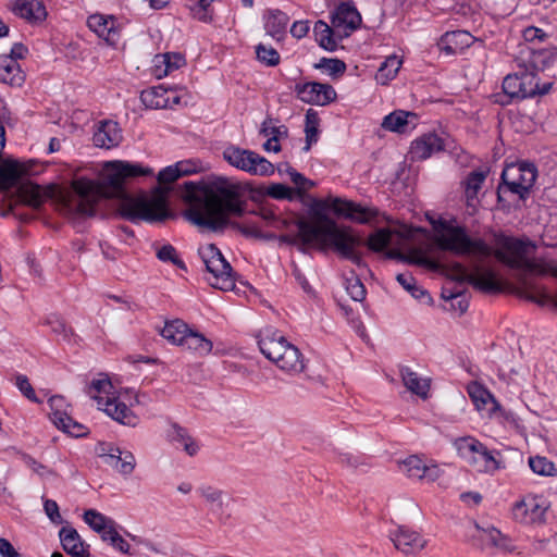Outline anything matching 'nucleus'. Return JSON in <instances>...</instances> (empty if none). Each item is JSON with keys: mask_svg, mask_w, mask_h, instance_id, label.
Instances as JSON below:
<instances>
[{"mask_svg": "<svg viewBox=\"0 0 557 557\" xmlns=\"http://www.w3.org/2000/svg\"><path fill=\"white\" fill-rule=\"evenodd\" d=\"M257 59L267 66H275L280 63V54L271 46L259 44L256 47Z\"/></svg>", "mask_w": 557, "mask_h": 557, "instance_id": "nucleus-50", "label": "nucleus"}, {"mask_svg": "<svg viewBox=\"0 0 557 557\" xmlns=\"http://www.w3.org/2000/svg\"><path fill=\"white\" fill-rule=\"evenodd\" d=\"M181 347L202 357L211 352L213 344L203 334L189 329Z\"/></svg>", "mask_w": 557, "mask_h": 557, "instance_id": "nucleus-32", "label": "nucleus"}, {"mask_svg": "<svg viewBox=\"0 0 557 557\" xmlns=\"http://www.w3.org/2000/svg\"><path fill=\"white\" fill-rule=\"evenodd\" d=\"M403 468L410 478L422 480L425 473V463L417 456H410L404 460Z\"/></svg>", "mask_w": 557, "mask_h": 557, "instance_id": "nucleus-52", "label": "nucleus"}, {"mask_svg": "<svg viewBox=\"0 0 557 557\" xmlns=\"http://www.w3.org/2000/svg\"><path fill=\"white\" fill-rule=\"evenodd\" d=\"M288 22L289 17L284 12L280 10L270 11L264 23V29L272 38L281 40L286 33Z\"/></svg>", "mask_w": 557, "mask_h": 557, "instance_id": "nucleus-37", "label": "nucleus"}, {"mask_svg": "<svg viewBox=\"0 0 557 557\" xmlns=\"http://www.w3.org/2000/svg\"><path fill=\"white\" fill-rule=\"evenodd\" d=\"M261 352L281 370L299 373L304 370V359L299 349L280 332L268 331L258 342Z\"/></svg>", "mask_w": 557, "mask_h": 557, "instance_id": "nucleus-5", "label": "nucleus"}, {"mask_svg": "<svg viewBox=\"0 0 557 557\" xmlns=\"http://www.w3.org/2000/svg\"><path fill=\"white\" fill-rule=\"evenodd\" d=\"M49 406L51 408L50 419L55 426L64 421H70V416L65 410L67 405L62 396H52L49 399Z\"/></svg>", "mask_w": 557, "mask_h": 557, "instance_id": "nucleus-46", "label": "nucleus"}, {"mask_svg": "<svg viewBox=\"0 0 557 557\" xmlns=\"http://www.w3.org/2000/svg\"><path fill=\"white\" fill-rule=\"evenodd\" d=\"M295 92L302 102L315 106H326L336 99L333 86L317 82L296 84Z\"/></svg>", "mask_w": 557, "mask_h": 557, "instance_id": "nucleus-16", "label": "nucleus"}, {"mask_svg": "<svg viewBox=\"0 0 557 557\" xmlns=\"http://www.w3.org/2000/svg\"><path fill=\"white\" fill-rule=\"evenodd\" d=\"M403 61L397 55H391L381 64L375 75L377 83L386 85L389 81L395 78L399 69L401 67Z\"/></svg>", "mask_w": 557, "mask_h": 557, "instance_id": "nucleus-42", "label": "nucleus"}, {"mask_svg": "<svg viewBox=\"0 0 557 557\" xmlns=\"http://www.w3.org/2000/svg\"><path fill=\"white\" fill-rule=\"evenodd\" d=\"M215 0H197V7L193 8L194 17L201 22H209L212 20L210 12L211 3Z\"/></svg>", "mask_w": 557, "mask_h": 557, "instance_id": "nucleus-58", "label": "nucleus"}, {"mask_svg": "<svg viewBox=\"0 0 557 557\" xmlns=\"http://www.w3.org/2000/svg\"><path fill=\"white\" fill-rule=\"evenodd\" d=\"M296 234H284L281 242L294 245L301 252L314 244L321 249L333 248L343 259L350 260L358 267L363 265L362 252L359 248L363 245L360 236L350 227H341L326 214L315 211L311 221L300 219L296 222Z\"/></svg>", "mask_w": 557, "mask_h": 557, "instance_id": "nucleus-3", "label": "nucleus"}, {"mask_svg": "<svg viewBox=\"0 0 557 557\" xmlns=\"http://www.w3.org/2000/svg\"><path fill=\"white\" fill-rule=\"evenodd\" d=\"M84 520L97 533L103 531L106 527L112 521L95 509L86 510L84 513Z\"/></svg>", "mask_w": 557, "mask_h": 557, "instance_id": "nucleus-51", "label": "nucleus"}, {"mask_svg": "<svg viewBox=\"0 0 557 557\" xmlns=\"http://www.w3.org/2000/svg\"><path fill=\"white\" fill-rule=\"evenodd\" d=\"M549 509L547 500L536 494H527L511 507L512 519L524 525L544 524Z\"/></svg>", "mask_w": 557, "mask_h": 557, "instance_id": "nucleus-13", "label": "nucleus"}, {"mask_svg": "<svg viewBox=\"0 0 557 557\" xmlns=\"http://www.w3.org/2000/svg\"><path fill=\"white\" fill-rule=\"evenodd\" d=\"M168 440L176 448H182L188 456H195L199 450V445L189 432L178 425L172 423L171 429L168 431Z\"/></svg>", "mask_w": 557, "mask_h": 557, "instance_id": "nucleus-27", "label": "nucleus"}, {"mask_svg": "<svg viewBox=\"0 0 557 557\" xmlns=\"http://www.w3.org/2000/svg\"><path fill=\"white\" fill-rule=\"evenodd\" d=\"M28 169L17 161H5L0 165V188L9 189L15 186Z\"/></svg>", "mask_w": 557, "mask_h": 557, "instance_id": "nucleus-31", "label": "nucleus"}, {"mask_svg": "<svg viewBox=\"0 0 557 557\" xmlns=\"http://www.w3.org/2000/svg\"><path fill=\"white\" fill-rule=\"evenodd\" d=\"M97 455L104 463L122 475H129L136 467L135 456L128 450H122L112 443L99 442L96 446Z\"/></svg>", "mask_w": 557, "mask_h": 557, "instance_id": "nucleus-14", "label": "nucleus"}, {"mask_svg": "<svg viewBox=\"0 0 557 557\" xmlns=\"http://www.w3.org/2000/svg\"><path fill=\"white\" fill-rule=\"evenodd\" d=\"M318 67L324 69L330 75L338 76L346 71V64L338 59L323 58Z\"/></svg>", "mask_w": 557, "mask_h": 557, "instance_id": "nucleus-57", "label": "nucleus"}, {"mask_svg": "<svg viewBox=\"0 0 557 557\" xmlns=\"http://www.w3.org/2000/svg\"><path fill=\"white\" fill-rule=\"evenodd\" d=\"M112 384L108 379L94 380L87 389V394L97 401V405L108 416L124 425H136L137 417L122 401L110 397Z\"/></svg>", "mask_w": 557, "mask_h": 557, "instance_id": "nucleus-7", "label": "nucleus"}, {"mask_svg": "<svg viewBox=\"0 0 557 557\" xmlns=\"http://www.w3.org/2000/svg\"><path fill=\"white\" fill-rule=\"evenodd\" d=\"M346 290L355 301H362L366 298L367 290L358 277L346 280Z\"/></svg>", "mask_w": 557, "mask_h": 557, "instance_id": "nucleus-55", "label": "nucleus"}, {"mask_svg": "<svg viewBox=\"0 0 557 557\" xmlns=\"http://www.w3.org/2000/svg\"><path fill=\"white\" fill-rule=\"evenodd\" d=\"M336 214L343 215L360 224H367L377 216L379 210L372 207H363L354 201L343 200L341 198H330L324 203Z\"/></svg>", "mask_w": 557, "mask_h": 557, "instance_id": "nucleus-15", "label": "nucleus"}, {"mask_svg": "<svg viewBox=\"0 0 557 557\" xmlns=\"http://www.w3.org/2000/svg\"><path fill=\"white\" fill-rule=\"evenodd\" d=\"M445 144L442 137L434 133H428L417 138L410 148L412 160H425L432 154L443 151Z\"/></svg>", "mask_w": 557, "mask_h": 557, "instance_id": "nucleus-23", "label": "nucleus"}, {"mask_svg": "<svg viewBox=\"0 0 557 557\" xmlns=\"http://www.w3.org/2000/svg\"><path fill=\"white\" fill-rule=\"evenodd\" d=\"M434 230V242L442 250L455 255L473 253L482 257L491 255V247L483 239H471L461 226H454L446 221H440Z\"/></svg>", "mask_w": 557, "mask_h": 557, "instance_id": "nucleus-6", "label": "nucleus"}, {"mask_svg": "<svg viewBox=\"0 0 557 557\" xmlns=\"http://www.w3.org/2000/svg\"><path fill=\"white\" fill-rule=\"evenodd\" d=\"M361 23V15L352 3L342 2L332 15V25L339 39L349 36Z\"/></svg>", "mask_w": 557, "mask_h": 557, "instance_id": "nucleus-18", "label": "nucleus"}, {"mask_svg": "<svg viewBox=\"0 0 557 557\" xmlns=\"http://www.w3.org/2000/svg\"><path fill=\"white\" fill-rule=\"evenodd\" d=\"M529 466L531 470L540 475H555L556 468L555 465L548 460L546 457L535 456L530 457Z\"/></svg>", "mask_w": 557, "mask_h": 557, "instance_id": "nucleus-48", "label": "nucleus"}, {"mask_svg": "<svg viewBox=\"0 0 557 557\" xmlns=\"http://www.w3.org/2000/svg\"><path fill=\"white\" fill-rule=\"evenodd\" d=\"M15 15L30 24L42 23L47 18V10L39 0H15L13 4Z\"/></svg>", "mask_w": 557, "mask_h": 557, "instance_id": "nucleus-24", "label": "nucleus"}, {"mask_svg": "<svg viewBox=\"0 0 557 557\" xmlns=\"http://www.w3.org/2000/svg\"><path fill=\"white\" fill-rule=\"evenodd\" d=\"M188 331V325L184 321L176 319L165 322L160 334L168 342L181 346Z\"/></svg>", "mask_w": 557, "mask_h": 557, "instance_id": "nucleus-40", "label": "nucleus"}, {"mask_svg": "<svg viewBox=\"0 0 557 557\" xmlns=\"http://www.w3.org/2000/svg\"><path fill=\"white\" fill-rule=\"evenodd\" d=\"M90 30L104 39L108 45L115 46L120 39L121 29L112 15L94 14L87 20Z\"/></svg>", "mask_w": 557, "mask_h": 557, "instance_id": "nucleus-20", "label": "nucleus"}, {"mask_svg": "<svg viewBox=\"0 0 557 557\" xmlns=\"http://www.w3.org/2000/svg\"><path fill=\"white\" fill-rule=\"evenodd\" d=\"M385 257L387 259H396L408 263L424 265L432 270H437L440 268V263L437 261L423 256L418 250H412L409 255H405L399 249H389L385 252Z\"/></svg>", "mask_w": 557, "mask_h": 557, "instance_id": "nucleus-38", "label": "nucleus"}, {"mask_svg": "<svg viewBox=\"0 0 557 557\" xmlns=\"http://www.w3.org/2000/svg\"><path fill=\"white\" fill-rule=\"evenodd\" d=\"M181 196L190 203L187 219L211 231L224 228L228 216H240L246 202L240 198L239 186L225 177H215L208 184L186 181L182 185Z\"/></svg>", "mask_w": 557, "mask_h": 557, "instance_id": "nucleus-2", "label": "nucleus"}, {"mask_svg": "<svg viewBox=\"0 0 557 557\" xmlns=\"http://www.w3.org/2000/svg\"><path fill=\"white\" fill-rule=\"evenodd\" d=\"M140 100L148 109H172L175 104L180 103V97L172 90H168L162 86L152 87L143 90Z\"/></svg>", "mask_w": 557, "mask_h": 557, "instance_id": "nucleus-21", "label": "nucleus"}, {"mask_svg": "<svg viewBox=\"0 0 557 557\" xmlns=\"http://www.w3.org/2000/svg\"><path fill=\"white\" fill-rule=\"evenodd\" d=\"M97 147L110 149L116 147L122 140L121 129L114 121L100 122L92 137Z\"/></svg>", "mask_w": 557, "mask_h": 557, "instance_id": "nucleus-25", "label": "nucleus"}, {"mask_svg": "<svg viewBox=\"0 0 557 557\" xmlns=\"http://www.w3.org/2000/svg\"><path fill=\"white\" fill-rule=\"evenodd\" d=\"M57 428L62 430L65 433H69L71 435L75 436V437L83 436L87 432L86 426L74 421L71 416H70V421H64L63 423H60Z\"/></svg>", "mask_w": 557, "mask_h": 557, "instance_id": "nucleus-59", "label": "nucleus"}, {"mask_svg": "<svg viewBox=\"0 0 557 557\" xmlns=\"http://www.w3.org/2000/svg\"><path fill=\"white\" fill-rule=\"evenodd\" d=\"M45 511L47 513V516L49 517V519L54 522V523H61L62 522V517L59 512V506L57 504V502L52 500V499H47L45 502Z\"/></svg>", "mask_w": 557, "mask_h": 557, "instance_id": "nucleus-64", "label": "nucleus"}, {"mask_svg": "<svg viewBox=\"0 0 557 557\" xmlns=\"http://www.w3.org/2000/svg\"><path fill=\"white\" fill-rule=\"evenodd\" d=\"M199 255L207 271L212 275L209 278L211 286L221 290H231L235 287L232 267L214 244L201 246Z\"/></svg>", "mask_w": 557, "mask_h": 557, "instance_id": "nucleus-9", "label": "nucleus"}, {"mask_svg": "<svg viewBox=\"0 0 557 557\" xmlns=\"http://www.w3.org/2000/svg\"><path fill=\"white\" fill-rule=\"evenodd\" d=\"M519 295L540 306L552 304L557 308V297L549 295L544 286L534 283L527 274L519 277Z\"/></svg>", "mask_w": 557, "mask_h": 557, "instance_id": "nucleus-22", "label": "nucleus"}, {"mask_svg": "<svg viewBox=\"0 0 557 557\" xmlns=\"http://www.w3.org/2000/svg\"><path fill=\"white\" fill-rule=\"evenodd\" d=\"M404 385L413 394L421 398H426L430 389V381L421 377L417 372L408 367L400 370Z\"/></svg>", "mask_w": 557, "mask_h": 557, "instance_id": "nucleus-35", "label": "nucleus"}, {"mask_svg": "<svg viewBox=\"0 0 557 557\" xmlns=\"http://www.w3.org/2000/svg\"><path fill=\"white\" fill-rule=\"evenodd\" d=\"M153 63L154 74L157 77L161 78L185 65L186 61L184 55L178 52H168L163 54H157L154 57Z\"/></svg>", "mask_w": 557, "mask_h": 557, "instance_id": "nucleus-30", "label": "nucleus"}, {"mask_svg": "<svg viewBox=\"0 0 557 557\" xmlns=\"http://www.w3.org/2000/svg\"><path fill=\"white\" fill-rule=\"evenodd\" d=\"M318 113L314 112L312 109H309L306 113V146L304 147L305 151H309L312 144L318 140Z\"/></svg>", "mask_w": 557, "mask_h": 557, "instance_id": "nucleus-47", "label": "nucleus"}, {"mask_svg": "<svg viewBox=\"0 0 557 557\" xmlns=\"http://www.w3.org/2000/svg\"><path fill=\"white\" fill-rule=\"evenodd\" d=\"M199 495L205 500L209 510L213 513H223L225 509L226 493L212 485H205L198 490Z\"/></svg>", "mask_w": 557, "mask_h": 557, "instance_id": "nucleus-36", "label": "nucleus"}, {"mask_svg": "<svg viewBox=\"0 0 557 557\" xmlns=\"http://www.w3.org/2000/svg\"><path fill=\"white\" fill-rule=\"evenodd\" d=\"M16 386L21 391V393L29 400L37 401L36 393L29 383L27 376L20 374L16 376Z\"/></svg>", "mask_w": 557, "mask_h": 557, "instance_id": "nucleus-61", "label": "nucleus"}, {"mask_svg": "<svg viewBox=\"0 0 557 557\" xmlns=\"http://www.w3.org/2000/svg\"><path fill=\"white\" fill-rule=\"evenodd\" d=\"M456 449L468 465L481 473L494 472L498 462L487 447L474 437L467 436L456 440Z\"/></svg>", "mask_w": 557, "mask_h": 557, "instance_id": "nucleus-12", "label": "nucleus"}, {"mask_svg": "<svg viewBox=\"0 0 557 557\" xmlns=\"http://www.w3.org/2000/svg\"><path fill=\"white\" fill-rule=\"evenodd\" d=\"M313 34L320 47L329 51L336 50L341 39L333 26L331 27L324 21L319 20L313 26Z\"/></svg>", "mask_w": 557, "mask_h": 557, "instance_id": "nucleus-34", "label": "nucleus"}, {"mask_svg": "<svg viewBox=\"0 0 557 557\" xmlns=\"http://www.w3.org/2000/svg\"><path fill=\"white\" fill-rule=\"evenodd\" d=\"M180 177H182L180 169H176V165H171L159 172L158 182L160 185H165L175 182Z\"/></svg>", "mask_w": 557, "mask_h": 557, "instance_id": "nucleus-62", "label": "nucleus"}, {"mask_svg": "<svg viewBox=\"0 0 557 557\" xmlns=\"http://www.w3.org/2000/svg\"><path fill=\"white\" fill-rule=\"evenodd\" d=\"M267 194L273 199L292 200L295 198L296 191L284 184L276 183L268 187Z\"/></svg>", "mask_w": 557, "mask_h": 557, "instance_id": "nucleus-56", "label": "nucleus"}, {"mask_svg": "<svg viewBox=\"0 0 557 557\" xmlns=\"http://www.w3.org/2000/svg\"><path fill=\"white\" fill-rule=\"evenodd\" d=\"M553 83L541 84L534 72L508 74L503 81V90L510 98L527 99L544 96L552 89Z\"/></svg>", "mask_w": 557, "mask_h": 557, "instance_id": "nucleus-11", "label": "nucleus"}, {"mask_svg": "<svg viewBox=\"0 0 557 557\" xmlns=\"http://www.w3.org/2000/svg\"><path fill=\"white\" fill-rule=\"evenodd\" d=\"M394 547L406 556H416L422 552L428 541L417 531L407 527H398L389 533Z\"/></svg>", "mask_w": 557, "mask_h": 557, "instance_id": "nucleus-17", "label": "nucleus"}, {"mask_svg": "<svg viewBox=\"0 0 557 557\" xmlns=\"http://www.w3.org/2000/svg\"><path fill=\"white\" fill-rule=\"evenodd\" d=\"M522 36L525 41L533 42L535 40H544L546 38V33L537 27L529 26L523 29Z\"/></svg>", "mask_w": 557, "mask_h": 557, "instance_id": "nucleus-63", "label": "nucleus"}, {"mask_svg": "<svg viewBox=\"0 0 557 557\" xmlns=\"http://www.w3.org/2000/svg\"><path fill=\"white\" fill-rule=\"evenodd\" d=\"M485 178H486V173L483 171H473L468 175V177L466 180L467 198L472 199V198L476 197Z\"/></svg>", "mask_w": 557, "mask_h": 557, "instance_id": "nucleus-49", "label": "nucleus"}, {"mask_svg": "<svg viewBox=\"0 0 557 557\" xmlns=\"http://www.w3.org/2000/svg\"><path fill=\"white\" fill-rule=\"evenodd\" d=\"M443 297L450 302V309L457 311L458 314H463L469 307L468 296L465 292L459 290L449 295L443 293Z\"/></svg>", "mask_w": 557, "mask_h": 557, "instance_id": "nucleus-53", "label": "nucleus"}, {"mask_svg": "<svg viewBox=\"0 0 557 557\" xmlns=\"http://www.w3.org/2000/svg\"><path fill=\"white\" fill-rule=\"evenodd\" d=\"M16 198L17 201L38 209L45 200V194L39 185L25 182L17 187Z\"/></svg>", "mask_w": 557, "mask_h": 557, "instance_id": "nucleus-33", "label": "nucleus"}, {"mask_svg": "<svg viewBox=\"0 0 557 557\" xmlns=\"http://www.w3.org/2000/svg\"><path fill=\"white\" fill-rule=\"evenodd\" d=\"M397 282L408 290L411 296L423 304H431L432 297L429 292L417 285L414 277L409 273H400L396 276Z\"/></svg>", "mask_w": 557, "mask_h": 557, "instance_id": "nucleus-41", "label": "nucleus"}, {"mask_svg": "<svg viewBox=\"0 0 557 557\" xmlns=\"http://www.w3.org/2000/svg\"><path fill=\"white\" fill-rule=\"evenodd\" d=\"M476 529L481 532V539L486 541L493 547H496L505 552H512L515 549V545L511 539L503 534L498 529L494 527L483 529L480 528L478 524Z\"/></svg>", "mask_w": 557, "mask_h": 557, "instance_id": "nucleus-39", "label": "nucleus"}, {"mask_svg": "<svg viewBox=\"0 0 557 557\" xmlns=\"http://www.w3.org/2000/svg\"><path fill=\"white\" fill-rule=\"evenodd\" d=\"M409 116H414V114L405 111H395L384 117L382 126L392 132L403 133L405 126L408 124Z\"/></svg>", "mask_w": 557, "mask_h": 557, "instance_id": "nucleus-45", "label": "nucleus"}, {"mask_svg": "<svg viewBox=\"0 0 557 557\" xmlns=\"http://www.w3.org/2000/svg\"><path fill=\"white\" fill-rule=\"evenodd\" d=\"M157 257L163 262H171L180 269H185V263L177 256L176 249L172 245H164L157 251Z\"/></svg>", "mask_w": 557, "mask_h": 557, "instance_id": "nucleus-54", "label": "nucleus"}, {"mask_svg": "<svg viewBox=\"0 0 557 557\" xmlns=\"http://www.w3.org/2000/svg\"><path fill=\"white\" fill-rule=\"evenodd\" d=\"M446 274L458 283H469L475 289L483 293H497L503 289L502 283L491 269L474 265L470 272L461 263L455 262L445 267Z\"/></svg>", "mask_w": 557, "mask_h": 557, "instance_id": "nucleus-10", "label": "nucleus"}, {"mask_svg": "<svg viewBox=\"0 0 557 557\" xmlns=\"http://www.w3.org/2000/svg\"><path fill=\"white\" fill-rule=\"evenodd\" d=\"M246 172L250 175L269 176L274 173L273 164L264 157L252 151V156L247 160Z\"/></svg>", "mask_w": 557, "mask_h": 557, "instance_id": "nucleus-43", "label": "nucleus"}, {"mask_svg": "<svg viewBox=\"0 0 557 557\" xmlns=\"http://www.w3.org/2000/svg\"><path fill=\"white\" fill-rule=\"evenodd\" d=\"M152 174V169L139 163L109 161L103 165L101 181L79 177L72 182V189L77 199L70 207L81 214L94 215L99 200L116 197L121 199L117 211L123 219L133 223L163 221L169 216L168 187H157L150 198L129 196L124 188L128 180Z\"/></svg>", "mask_w": 557, "mask_h": 557, "instance_id": "nucleus-1", "label": "nucleus"}, {"mask_svg": "<svg viewBox=\"0 0 557 557\" xmlns=\"http://www.w3.org/2000/svg\"><path fill=\"white\" fill-rule=\"evenodd\" d=\"M536 176L537 172L533 164L516 163L506 166L502 173V183L497 188L498 201L503 200L506 193L517 195L519 199H525Z\"/></svg>", "mask_w": 557, "mask_h": 557, "instance_id": "nucleus-8", "label": "nucleus"}, {"mask_svg": "<svg viewBox=\"0 0 557 557\" xmlns=\"http://www.w3.org/2000/svg\"><path fill=\"white\" fill-rule=\"evenodd\" d=\"M531 244L517 238H506L495 251V257L511 269L524 270L536 275H552L557 278V262L529 259Z\"/></svg>", "mask_w": 557, "mask_h": 557, "instance_id": "nucleus-4", "label": "nucleus"}, {"mask_svg": "<svg viewBox=\"0 0 557 557\" xmlns=\"http://www.w3.org/2000/svg\"><path fill=\"white\" fill-rule=\"evenodd\" d=\"M552 53L546 50L533 51L530 58V64L536 69H544L550 61Z\"/></svg>", "mask_w": 557, "mask_h": 557, "instance_id": "nucleus-60", "label": "nucleus"}, {"mask_svg": "<svg viewBox=\"0 0 557 557\" xmlns=\"http://www.w3.org/2000/svg\"><path fill=\"white\" fill-rule=\"evenodd\" d=\"M62 548L71 557H89L88 545H85L78 532L72 527H63L59 532Z\"/></svg>", "mask_w": 557, "mask_h": 557, "instance_id": "nucleus-26", "label": "nucleus"}, {"mask_svg": "<svg viewBox=\"0 0 557 557\" xmlns=\"http://www.w3.org/2000/svg\"><path fill=\"white\" fill-rule=\"evenodd\" d=\"M467 392L478 411L486 412L488 417L503 414V408L499 403L482 384L471 382L467 386Z\"/></svg>", "mask_w": 557, "mask_h": 557, "instance_id": "nucleus-19", "label": "nucleus"}, {"mask_svg": "<svg viewBox=\"0 0 557 557\" xmlns=\"http://www.w3.org/2000/svg\"><path fill=\"white\" fill-rule=\"evenodd\" d=\"M0 81L11 86H21L25 81L18 62L7 54L0 55Z\"/></svg>", "mask_w": 557, "mask_h": 557, "instance_id": "nucleus-28", "label": "nucleus"}, {"mask_svg": "<svg viewBox=\"0 0 557 557\" xmlns=\"http://www.w3.org/2000/svg\"><path fill=\"white\" fill-rule=\"evenodd\" d=\"M394 234H398L401 238L407 239L412 236V231L405 230L404 232H396L389 228H379L369 235L366 245L371 251L381 252L389 246Z\"/></svg>", "mask_w": 557, "mask_h": 557, "instance_id": "nucleus-29", "label": "nucleus"}, {"mask_svg": "<svg viewBox=\"0 0 557 557\" xmlns=\"http://www.w3.org/2000/svg\"><path fill=\"white\" fill-rule=\"evenodd\" d=\"M250 156H252L251 150L242 149L239 147H234V146L227 147L223 151L224 159L231 165H233L242 171H245V172H246V168L248 164L247 160L249 159Z\"/></svg>", "mask_w": 557, "mask_h": 557, "instance_id": "nucleus-44", "label": "nucleus"}]
</instances>
